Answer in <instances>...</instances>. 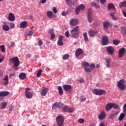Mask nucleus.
<instances>
[{"label": "nucleus", "mask_w": 126, "mask_h": 126, "mask_svg": "<svg viewBox=\"0 0 126 126\" xmlns=\"http://www.w3.org/2000/svg\"><path fill=\"white\" fill-rule=\"evenodd\" d=\"M87 16L89 23H91V22H92L93 21V17L92 16V10H91V9H89L88 10Z\"/></svg>", "instance_id": "nucleus-3"}, {"label": "nucleus", "mask_w": 126, "mask_h": 126, "mask_svg": "<svg viewBox=\"0 0 126 126\" xmlns=\"http://www.w3.org/2000/svg\"><path fill=\"white\" fill-rule=\"evenodd\" d=\"M112 107L114 109H118L120 110V107L118 106L117 104H115V103H111Z\"/></svg>", "instance_id": "nucleus-34"}, {"label": "nucleus", "mask_w": 126, "mask_h": 126, "mask_svg": "<svg viewBox=\"0 0 126 126\" xmlns=\"http://www.w3.org/2000/svg\"><path fill=\"white\" fill-rule=\"evenodd\" d=\"M55 37H56V35L54 33H52L51 35V40H53V39H55Z\"/></svg>", "instance_id": "nucleus-49"}, {"label": "nucleus", "mask_w": 126, "mask_h": 126, "mask_svg": "<svg viewBox=\"0 0 126 126\" xmlns=\"http://www.w3.org/2000/svg\"><path fill=\"white\" fill-rule=\"evenodd\" d=\"M65 1L68 5H70V4L72 3L71 0H65Z\"/></svg>", "instance_id": "nucleus-45"}, {"label": "nucleus", "mask_w": 126, "mask_h": 126, "mask_svg": "<svg viewBox=\"0 0 126 126\" xmlns=\"http://www.w3.org/2000/svg\"><path fill=\"white\" fill-rule=\"evenodd\" d=\"M108 9L109 10L111 9H114V10H115V5H114V4H113V3H109L108 5Z\"/></svg>", "instance_id": "nucleus-25"}, {"label": "nucleus", "mask_w": 126, "mask_h": 126, "mask_svg": "<svg viewBox=\"0 0 126 126\" xmlns=\"http://www.w3.org/2000/svg\"><path fill=\"white\" fill-rule=\"evenodd\" d=\"M105 125V123L104 122H101L100 123L99 126H104Z\"/></svg>", "instance_id": "nucleus-61"}, {"label": "nucleus", "mask_w": 126, "mask_h": 126, "mask_svg": "<svg viewBox=\"0 0 126 126\" xmlns=\"http://www.w3.org/2000/svg\"><path fill=\"white\" fill-rule=\"evenodd\" d=\"M112 103H108L105 106V110L106 111H110L111 109H112Z\"/></svg>", "instance_id": "nucleus-21"}, {"label": "nucleus", "mask_w": 126, "mask_h": 126, "mask_svg": "<svg viewBox=\"0 0 126 126\" xmlns=\"http://www.w3.org/2000/svg\"><path fill=\"white\" fill-rule=\"evenodd\" d=\"M66 14H67V13L63 11L62 12V15H63V16H65V15H66Z\"/></svg>", "instance_id": "nucleus-59"}, {"label": "nucleus", "mask_w": 126, "mask_h": 126, "mask_svg": "<svg viewBox=\"0 0 126 126\" xmlns=\"http://www.w3.org/2000/svg\"><path fill=\"white\" fill-rule=\"evenodd\" d=\"M125 113H122L120 115L119 118V120L120 121H121L123 120V119L124 118V117H125Z\"/></svg>", "instance_id": "nucleus-33"}, {"label": "nucleus", "mask_w": 126, "mask_h": 126, "mask_svg": "<svg viewBox=\"0 0 126 126\" xmlns=\"http://www.w3.org/2000/svg\"><path fill=\"white\" fill-rule=\"evenodd\" d=\"M2 29L4 31H8L9 30V27L7 25H4L2 26Z\"/></svg>", "instance_id": "nucleus-28"}, {"label": "nucleus", "mask_w": 126, "mask_h": 126, "mask_svg": "<svg viewBox=\"0 0 126 126\" xmlns=\"http://www.w3.org/2000/svg\"><path fill=\"white\" fill-rule=\"evenodd\" d=\"M28 91H30V88H27L26 89L25 93H29V92H28Z\"/></svg>", "instance_id": "nucleus-58"}, {"label": "nucleus", "mask_w": 126, "mask_h": 126, "mask_svg": "<svg viewBox=\"0 0 126 126\" xmlns=\"http://www.w3.org/2000/svg\"><path fill=\"white\" fill-rule=\"evenodd\" d=\"M89 35L91 37H93V36H94L95 35V32H89Z\"/></svg>", "instance_id": "nucleus-50"}, {"label": "nucleus", "mask_w": 126, "mask_h": 126, "mask_svg": "<svg viewBox=\"0 0 126 126\" xmlns=\"http://www.w3.org/2000/svg\"><path fill=\"white\" fill-rule=\"evenodd\" d=\"M58 90L59 91L60 95H63V90L62 86H59L58 87Z\"/></svg>", "instance_id": "nucleus-26"}, {"label": "nucleus", "mask_w": 126, "mask_h": 126, "mask_svg": "<svg viewBox=\"0 0 126 126\" xmlns=\"http://www.w3.org/2000/svg\"><path fill=\"white\" fill-rule=\"evenodd\" d=\"M120 7H126V0L124 1L123 2H121L119 4Z\"/></svg>", "instance_id": "nucleus-29"}, {"label": "nucleus", "mask_w": 126, "mask_h": 126, "mask_svg": "<svg viewBox=\"0 0 126 126\" xmlns=\"http://www.w3.org/2000/svg\"><path fill=\"white\" fill-rule=\"evenodd\" d=\"M78 123H79V124H83V123H84V119L82 118L79 119Z\"/></svg>", "instance_id": "nucleus-47"}, {"label": "nucleus", "mask_w": 126, "mask_h": 126, "mask_svg": "<svg viewBox=\"0 0 126 126\" xmlns=\"http://www.w3.org/2000/svg\"><path fill=\"white\" fill-rule=\"evenodd\" d=\"M9 92L2 91L0 92V101H2L3 100V97H5L7 95H9Z\"/></svg>", "instance_id": "nucleus-6"}, {"label": "nucleus", "mask_w": 126, "mask_h": 126, "mask_svg": "<svg viewBox=\"0 0 126 126\" xmlns=\"http://www.w3.org/2000/svg\"><path fill=\"white\" fill-rule=\"evenodd\" d=\"M9 80L8 75H5L4 78L2 79V83L3 85H7L9 83Z\"/></svg>", "instance_id": "nucleus-9"}, {"label": "nucleus", "mask_w": 126, "mask_h": 126, "mask_svg": "<svg viewBox=\"0 0 126 126\" xmlns=\"http://www.w3.org/2000/svg\"><path fill=\"white\" fill-rule=\"evenodd\" d=\"M74 109L73 108H69V110L68 111V113H72L73 112V110Z\"/></svg>", "instance_id": "nucleus-57"}, {"label": "nucleus", "mask_w": 126, "mask_h": 126, "mask_svg": "<svg viewBox=\"0 0 126 126\" xmlns=\"http://www.w3.org/2000/svg\"><path fill=\"white\" fill-rule=\"evenodd\" d=\"M90 67L92 69V68H94V67H95V65L94 63H92L90 65Z\"/></svg>", "instance_id": "nucleus-56"}, {"label": "nucleus", "mask_w": 126, "mask_h": 126, "mask_svg": "<svg viewBox=\"0 0 126 126\" xmlns=\"http://www.w3.org/2000/svg\"><path fill=\"white\" fill-rule=\"evenodd\" d=\"M111 61H112V60L110 58H107L105 59V62L106 63H110V62H111Z\"/></svg>", "instance_id": "nucleus-54"}, {"label": "nucleus", "mask_w": 126, "mask_h": 126, "mask_svg": "<svg viewBox=\"0 0 126 126\" xmlns=\"http://www.w3.org/2000/svg\"><path fill=\"white\" fill-rule=\"evenodd\" d=\"M63 106V103H55L53 104L52 109L55 110V109L59 108H62Z\"/></svg>", "instance_id": "nucleus-12"}, {"label": "nucleus", "mask_w": 126, "mask_h": 126, "mask_svg": "<svg viewBox=\"0 0 126 126\" xmlns=\"http://www.w3.org/2000/svg\"><path fill=\"white\" fill-rule=\"evenodd\" d=\"M9 61L14 64V66L13 68L15 69V70H18V66L20 64V61H19V59L18 57H14L9 59Z\"/></svg>", "instance_id": "nucleus-1"}, {"label": "nucleus", "mask_w": 126, "mask_h": 126, "mask_svg": "<svg viewBox=\"0 0 126 126\" xmlns=\"http://www.w3.org/2000/svg\"><path fill=\"white\" fill-rule=\"evenodd\" d=\"M125 83V80L121 79L117 82L118 88L121 91H124L126 89V86L124 84Z\"/></svg>", "instance_id": "nucleus-2"}, {"label": "nucleus", "mask_w": 126, "mask_h": 126, "mask_svg": "<svg viewBox=\"0 0 126 126\" xmlns=\"http://www.w3.org/2000/svg\"><path fill=\"white\" fill-rule=\"evenodd\" d=\"M0 48L1 49L2 53H5V47L4 45L0 46Z\"/></svg>", "instance_id": "nucleus-40"}, {"label": "nucleus", "mask_w": 126, "mask_h": 126, "mask_svg": "<svg viewBox=\"0 0 126 126\" xmlns=\"http://www.w3.org/2000/svg\"><path fill=\"white\" fill-rule=\"evenodd\" d=\"M82 54H83V50L80 48L78 49L75 54L76 58H78Z\"/></svg>", "instance_id": "nucleus-16"}, {"label": "nucleus", "mask_w": 126, "mask_h": 126, "mask_svg": "<svg viewBox=\"0 0 126 126\" xmlns=\"http://www.w3.org/2000/svg\"><path fill=\"white\" fill-rule=\"evenodd\" d=\"M103 29L104 30H108V29L110 27V26H112V25L110 24L109 22H103Z\"/></svg>", "instance_id": "nucleus-14"}, {"label": "nucleus", "mask_w": 126, "mask_h": 126, "mask_svg": "<svg viewBox=\"0 0 126 126\" xmlns=\"http://www.w3.org/2000/svg\"><path fill=\"white\" fill-rule=\"evenodd\" d=\"M78 29H79V27L76 26L71 31V32H78Z\"/></svg>", "instance_id": "nucleus-37"}, {"label": "nucleus", "mask_w": 126, "mask_h": 126, "mask_svg": "<svg viewBox=\"0 0 126 126\" xmlns=\"http://www.w3.org/2000/svg\"><path fill=\"white\" fill-rule=\"evenodd\" d=\"M82 64L83 65V67L85 68V67H90V64L85 61H84L82 63Z\"/></svg>", "instance_id": "nucleus-23"}, {"label": "nucleus", "mask_w": 126, "mask_h": 126, "mask_svg": "<svg viewBox=\"0 0 126 126\" xmlns=\"http://www.w3.org/2000/svg\"><path fill=\"white\" fill-rule=\"evenodd\" d=\"M106 91L103 90L95 89V94L99 96H101L105 94Z\"/></svg>", "instance_id": "nucleus-7"}, {"label": "nucleus", "mask_w": 126, "mask_h": 126, "mask_svg": "<svg viewBox=\"0 0 126 126\" xmlns=\"http://www.w3.org/2000/svg\"><path fill=\"white\" fill-rule=\"evenodd\" d=\"M84 40L86 43L89 42V39H88V36H87V33L85 32L83 33Z\"/></svg>", "instance_id": "nucleus-24"}, {"label": "nucleus", "mask_w": 126, "mask_h": 126, "mask_svg": "<svg viewBox=\"0 0 126 126\" xmlns=\"http://www.w3.org/2000/svg\"><path fill=\"white\" fill-rule=\"evenodd\" d=\"M78 22H79L78 19H72L70 20V24L72 26H75L76 25H77V24H78Z\"/></svg>", "instance_id": "nucleus-10"}, {"label": "nucleus", "mask_w": 126, "mask_h": 126, "mask_svg": "<svg viewBox=\"0 0 126 126\" xmlns=\"http://www.w3.org/2000/svg\"><path fill=\"white\" fill-rule=\"evenodd\" d=\"M71 36L73 38H76L78 37V33L77 32H72Z\"/></svg>", "instance_id": "nucleus-32"}, {"label": "nucleus", "mask_w": 126, "mask_h": 126, "mask_svg": "<svg viewBox=\"0 0 126 126\" xmlns=\"http://www.w3.org/2000/svg\"><path fill=\"white\" fill-rule=\"evenodd\" d=\"M41 74H42V70L40 69L37 72V77H40V76H41Z\"/></svg>", "instance_id": "nucleus-44"}, {"label": "nucleus", "mask_w": 126, "mask_h": 126, "mask_svg": "<svg viewBox=\"0 0 126 126\" xmlns=\"http://www.w3.org/2000/svg\"><path fill=\"white\" fill-rule=\"evenodd\" d=\"M123 14L125 17H126V11L123 12Z\"/></svg>", "instance_id": "nucleus-64"}, {"label": "nucleus", "mask_w": 126, "mask_h": 126, "mask_svg": "<svg viewBox=\"0 0 126 126\" xmlns=\"http://www.w3.org/2000/svg\"><path fill=\"white\" fill-rule=\"evenodd\" d=\"M65 35L67 38H69V36H70V34H69V32H65Z\"/></svg>", "instance_id": "nucleus-53"}, {"label": "nucleus", "mask_w": 126, "mask_h": 126, "mask_svg": "<svg viewBox=\"0 0 126 126\" xmlns=\"http://www.w3.org/2000/svg\"><path fill=\"white\" fill-rule=\"evenodd\" d=\"M78 7L80 10H84L85 9V6L83 4H80Z\"/></svg>", "instance_id": "nucleus-36"}, {"label": "nucleus", "mask_w": 126, "mask_h": 126, "mask_svg": "<svg viewBox=\"0 0 126 126\" xmlns=\"http://www.w3.org/2000/svg\"><path fill=\"white\" fill-rule=\"evenodd\" d=\"M38 46H42L43 45V41L39 39L38 41Z\"/></svg>", "instance_id": "nucleus-51"}, {"label": "nucleus", "mask_w": 126, "mask_h": 126, "mask_svg": "<svg viewBox=\"0 0 126 126\" xmlns=\"http://www.w3.org/2000/svg\"><path fill=\"white\" fill-rule=\"evenodd\" d=\"M25 96L26 98L28 99H31L32 97H33V94H32V93L29 92V93H25Z\"/></svg>", "instance_id": "nucleus-22"}, {"label": "nucleus", "mask_w": 126, "mask_h": 126, "mask_svg": "<svg viewBox=\"0 0 126 126\" xmlns=\"http://www.w3.org/2000/svg\"><path fill=\"white\" fill-rule=\"evenodd\" d=\"M8 20L9 21H11V22H13L14 20H15V16H14V14L11 12L9 13L8 18Z\"/></svg>", "instance_id": "nucleus-11"}, {"label": "nucleus", "mask_w": 126, "mask_h": 126, "mask_svg": "<svg viewBox=\"0 0 126 126\" xmlns=\"http://www.w3.org/2000/svg\"><path fill=\"white\" fill-rule=\"evenodd\" d=\"M47 15L49 18L53 17V12L52 11H47Z\"/></svg>", "instance_id": "nucleus-27"}, {"label": "nucleus", "mask_w": 126, "mask_h": 126, "mask_svg": "<svg viewBox=\"0 0 126 126\" xmlns=\"http://www.w3.org/2000/svg\"><path fill=\"white\" fill-rule=\"evenodd\" d=\"M126 52V49L124 48H122L119 49L118 52V57L120 59L124 57V53Z\"/></svg>", "instance_id": "nucleus-8"}, {"label": "nucleus", "mask_w": 126, "mask_h": 126, "mask_svg": "<svg viewBox=\"0 0 126 126\" xmlns=\"http://www.w3.org/2000/svg\"><path fill=\"white\" fill-rule=\"evenodd\" d=\"M84 69L86 72H91V71L92 70V68H88L87 67H85Z\"/></svg>", "instance_id": "nucleus-42"}, {"label": "nucleus", "mask_w": 126, "mask_h": 126, "mask_svg": "<svg viewBox=\"0 0 126 126\" xmlns=\"http://www.w3.org/2000/svg\"><path fill=\"white\" fill-rule=\"evenodd\" d=\"M48 93V88H43L41 92V96H46Z\"/></svg>", "instance_id": "nucleus-17"}, {"label": "nucleus", "mask_w": 126, "mask_h": 126, "mask_svg": "<svg viewBox=\"0 0 126 126\" xmlns=\"http://www.w3.org/2000/svg\"><path fill=\"white\" fill-rule=\"evenodd\" d=\"M102 46H106L109 44V38L106 35H103L101 38Z\"/></svg>", "instance_id": "nucleus-4"}, {"label": "nucleus", "mask_w": 126, "mask_h": 126, "mask_svg": "<svg viewBox=\"0 0 126 126\" xmlns=\"http://www.w3.org/2000/svg\"><path fill=\"white\" fill-rule=\"evenodd\" d=\"M63 36L60 35L59 36L58 41L57 42V45L58 46H63Z\"/></svg>", "instance_id": "nucleus-13"}, {"label": "nucleus", "mask_w": 126, "mask_h": 126, "mask_svg": "<svg viewBox=\"0 0 126 126\" xmlns=\"http://www.w3.org/2000/svg\"><path fill=\"white\" fill-rule=\"evenodd\" d=\"M10 28L11 29H13V28L15 27L14 23H9Z\"/></svg>", "instance_id": "nucleus-48"}, {"label": "nucleus", "mask_w": 126, "mask_h": 126, "mask_svg": "<svg viewBox=\"0 0 126 126\" xmlns=\"http://www.w3.org/2000/svg\"><path fill=\"white\" fill-rule=\"evenodd\" d=\"M69 58V55L66 54L64 55L63 57V60H67Z\"/></svg>", "instance_id": "nucleus-41"}, {"label": "nucleus", "mask_w": 126, "mask_h": 126, "mask_svg": "<svg viewBox=\"0 0 126 126\" xmlns=\"http://www.w3.org/2000/svg\"><path fill=\"white\" fill-rule=\"evenodd\" d=\"M1 109H4L6 106H7V102H2L1 103Z\"/></svg>", "instance_id": "nucleus-30"}, {"label": "nucleus", "mask_w": 126, "mask_h": 126, "mask_svg": "<svg viewBox=\"0 0 126 126\" xmlns=\"http://www.w3.org/2000/svg\"><path fill=\"white\" fill-rule=\"evenodd\" d=\"M80 12V10L78 7H77L75 9V13L76 15H78Z\"/></svg>", "instance_id": "nucleus-38"}, {"label": "nucleus", "mask_w": 126, "mask_h": 126, "mask_svg": "<svg viewBox=\"0 0 126 126\" xmlns=\"http://www.w3.org/2000/svg\"><path fill=\"white\" fill-rule=\"evenodd\" d=\"M69 109V108L67 105H65L63 108V112H66L67 113H68Z\"/></svg>", "instance_id": "nucleus-35"}, {"label": "nucleus", "mask_w": 126, "mask_h": 126, "mask_svg": "<svg viewBox=\"0 0 126 126\" xmlns=\"http://www.w3.org/2000/svg\"><path fill=\"white\" fill-rule=\"evenodd\" d=\"M63 88L65 91H66L67 92H69V91H70V90L72 89V87L69 85H64L63 86Z\"/></svg>", "instance_id": "nucleus-15"}, {"label": "nucleus", "mask_w": 126, "mask_h": 126, "mask_svg": "<svg viewBox=\"0 0 126 126\" xmlns=\"http://www.w3.org/2000/svg\"><path fill=\"white\" fill-rule=\"evenodd\" d=\"M33 32H27L26 33V35L28 37H30L31 36H33Z\"/></svg>", "instance_id": "nucleus-43"}, {"label": "nucleus", "mask_w": 126, "mask_h": 126, "mask_svg": "<svg viewBox=\"0 0 126 126\" xmlns=\"http://www.w3.org/2000/svg\"><path fill=\"white\" fill-rule=\"evenodd\" d=\"M78 81H79L80 83H83L84 82V80L83 79H80L78 80Z\"/></svg>", "instance_id": "nucleus-60"}, {"label": "nucleus", "mask_w": 126, "mask_h": 126, "mask_svg": "<svg viewBox=\"0 0 126 126\" xmlns=\"http://www.w3.org/2000/svg\"><path fill=\"white\" fill-rule=\"evenodd\" d=\"M123 112L126 113V103L123 106Z\"/></svg>", "instance_id": "nucleus-52"}, {"label": "nucleus", "mask_w": 126, "mask_h": 126, "mask_svg": "<svg viewBox=\"0 0 126 126\" xmlns=\"http://www.w3.org/2000/svg\"><path fill=\"white\" fill-rule=\"evenodd\" d=\"M121 30L122 32H126V28L125 27H122Z\"/></svg>", "instance_id": "nucleus-55"}, {"label": "nucleus", "mask_w": 126, "mask_h": 126, "mask_svg": "<svg viewBox=\"0 0 126 126\" xmlns=\"http://www.w3.org/2000/svg\"><path fill=\"white\" fill-rule=\"evenodd\" d=\"M46 1H47V0H41L40 3H46Z\"/></svg>", "instance_id": "nucleus-62"}, {"label": "nucleus", "mask_w": 126, "mask_h": 126, "mask_svg": "<svg viewBox=\"0 0 126 126\" xmlns=\"http://www.w3.org/2000/svg\"><path fill=\"white\" fill-rule=\"evenodd\" d=\"M106 117V113L105 111H101L100 114L98 115V119L99 120H103Z\"/></svg>", "instance_id": "nucleus-18"}, {"label": "nucleus", "mask_w": 126, "mask_h": 126, "mask_svg": "<svg viewBox=\"0 0 126 126\" xmlns=\"http://www.w3.org/2000/svg\"><path fill=\"white\" fill-rule=\"evenodd\" d=\"M28 24V23L26 21L22 22L20 24V28H23V29L26 28V27H27Z\"/></svg>", "instance_id": "nucleus-19"}, {"label": "nucleus", "mask_w": 126, "mask_h": 126, "mask_svg": "<svg viewBox=\"0 0 126 126\" xmlns=\"http://www.w3.org/2000/svg\"><path fill=\"white\" fill-rule=\"evenodd\" d=\"M113 42L115 46H117L120 43V41L118 40H113Z\"/></svg>", "instance_id": "nucleus-39"}, {"label": "nucleus", "mask_w": 126, "mask_h": 126, "mask_svg": "<svg viewBox=\"0 0 126 126\" xmlns=\"http://www.w3.org/2000/svg\"><path fill=\"white\" fill-rule=\"evenodd\" d=\"M107 52L109 55H113L115 53V49L113 46H108L106 48Z\"/></svg>", "instance_id": "nucleus-5"}, {"label": "nucleus", "mask_w": 126, "mask_h": 126, "mask_svg": "<svg viewBox=\"0 0 126 126\" xmlns=\"http://www.w3.org/2000/svg\"><path fill=\"white\" fill-rule=\"evenodd\" d=\"M19 77L21 80H24L26 78V74L25 73H21Z\"/></svg>", "instance_id": "nucleus-20"}, {"label": "nucleus", "mask_w": 126, "mask_h": 126, "mask_svg": "<svg viewBox=\"0 0 126 126\" xmlns=\"http://www.w3.org/2000/svg\"><path fill=\"white\" fill-rule=\"evenodd\" d=\"M85 101H86V98H85L80 99V102H84Z\"/></svg>", "instance_id": "nucleus-63"}, {"label": "nucleus", "mask_w": 126, "mask_h": 126, "mask_svg": "<svg viewBox=\"0 0 126 126\" xmlns=\"http://www.w3.org/2000/svg\"><path fill=\"white\" fill-rule=\"evenodd\" d=\"M119 114V112L115 111V113L111 114L109 116V118H113L115 116H117V115Z\"/></svg>", "instance_id": "nucleus-31"}, {"label": "nucleus", "mask_w": 126, "mask_h": 126, "mask_svg": "<svg viewBox=\"0 0 126 126\" xmlns=\"http://www.w3.org/2000/svg\"><path fill=\"white\" fill-rule=\"evenodd\" d=\"M52 11H53L54 13H57V12H58V9H57V8H56V7H54L52 8Z\"/></svg>", "instance_id": "nucleus-46"}]
</instances>
